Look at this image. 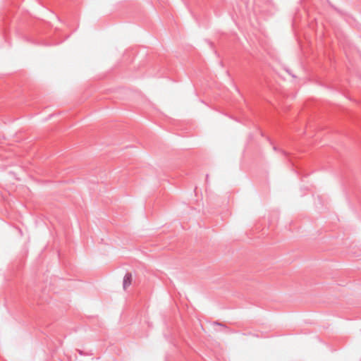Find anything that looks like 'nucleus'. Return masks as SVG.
Instances as JSON below:
<instances>
[{"label": "nucleus", "mask_w": 361, "mask_h": 361, "mask_svg": "<svg viewBox=\"0 0 361 361\" xmlns=\"http://www.w3.org/2000/svg\"><path fill=\"white\" fill-rule=\"evenodd\" d=\"M290 75H291L293 76V78H295V76L293 74H291L290 73H289Z\"/></svg>", "instance_id": "3"}, {"label": "nucleus", "mask_w": 361, "mask_h": 361, "mask_svg": "<svg viewBox=\"0 0 361 361\" xmlns=\"http://www.w3.org/2000/svg\"><path fill=\"white\" fill-rule=\"evenodd\" d=\"M214 324H216V325H219V326H224V324L219 323V322H214Z\"/></svg>", "instance_id": "2"}, {"label": "nucleus", "mask_w": 361, "mask_h": 361, "mask_svg": "<svg viewBox=\"0 0 361 361\" xmlns=\"http://www.w3.org/2000/svg\"><path fill=\"white\" fill-rule=\"evenodd\" d=\"M132 283V274L130 272H128L125 274L123 281V287L124 289H126L128 286H130Z\"/></svg>", "instance_id": "1"}]
</instances>
